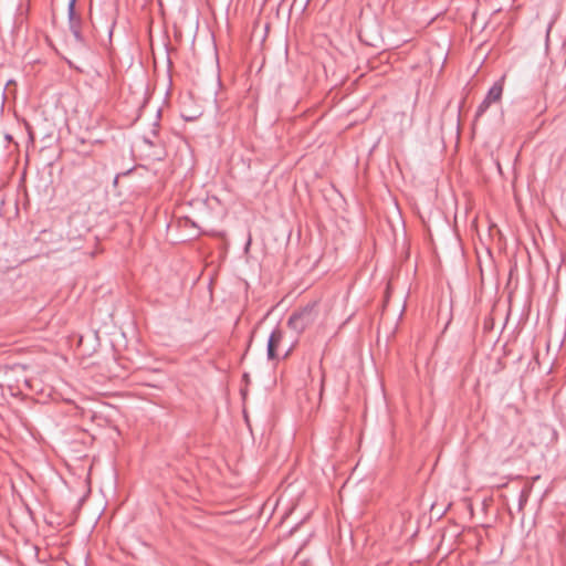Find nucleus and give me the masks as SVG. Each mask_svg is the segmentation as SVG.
Listing matches in <instances>:
<instances>
[{
	"instance_id": "nucleus-1",
	"label": "nucleus",
	"mask_w": 566,
	"mask_h": 566,
	"mask_svg": "<svg viewBox=\"0 0 566 566\" xmlns=\"http://www.w3.org/2000/svg\"><path fill=\"white\" fill-rule=\"evenodd\" d=\"M317 316V302H312L295 311L290 316L287 325L295 332L302 333L316 321Z\"/></svg>"
},
{
	"instance_id": "nucleus-2",
	"label": "nucleus",
	"mask_w": 566,
	"mask_h": 566,
	"mask_svg": "<svg viewBox=\"0 0 566 566\" xmlns=\"http://www.w3.org/2000/svg\"><path fill=\"white\" fill-rule=\"evenodd\" d=\"M503 93V84L501 81L493 84V86L489 90L485 98L479 105L475 117L482 116L486 109L490 107L492 103H496L501 99Z\"/></svg>"
},
{
	"instance_id": "nucleus-3",
	"label": "nucleus",
	"mask_w": 566,
	"mask_h": 566,
	"mask_svg": "<svg viewBox=\"0 0 566 566\" xmlns=\"http://www.w3.org/2000/svg\"><path fill=\"white\" fill-rule=\"evenodd\" d=\"M75 2H76V0H70L69 6H67L69 24H70V30H71L73 36L75 38V40L77 42H83L84 39H83L82 32H81L82 19L75 11Z\"/></svg>"
},
{
	"instance_id": "nucleus-4",
	"label": "nucleus",
	"mask_w": 566,
	"mask_h": 566,
	"mask_svg": "<svg viewBox=\"0 0 566 566\" xmlns=\"http://www.w3.org/2000/svg\"><path fill=\"white\" fill-rule=\"evenodd\" d=\"M283 336H284V334L280 328H275L271 333V335L269 337V342H268L269 359H275L280 356L279 347H280L281 342L283 340Z\"/></svg>"
}]
</instances>
